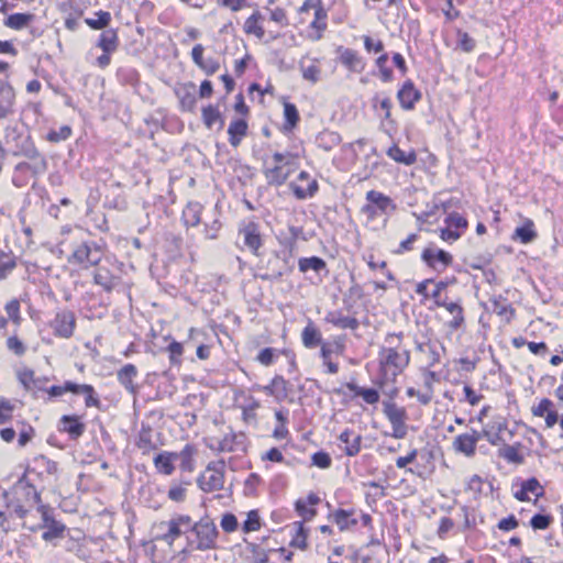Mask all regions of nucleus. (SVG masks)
I'll return each instance as SVG.
<instances>
[{"label":"nucleus","instance_id":"f257e3e1","mask_svg":"<svg viewBox=\"0 0 563 563\" xmlns=\"http://www.w3.org/2000/svg\"><path fill=\"white\" fill-rule=\"evenodd\" d=\"M404 333H388L378 352L379 387L395 383L410 363V351L404 345Z\"/></svg>","mask_w":563,"mask_h":563},{"label":"nucleus","instance_id":"f03ea898","mask_svg":"<svg viewBox=\"0 0 563 563\" xmlns=\"http://www.w3.org/2000/svg\"><path fill=\"white\" fill-rule=\"evenodd\" d=\"M62 235H68V238L60 240L59 245L69 242V245L73 247L71 254L67 258L69 264L88 268L100 263L102 258L100 247L93 241L81 240V231L79 229L71 230L70 228L64 227L62 229Z\"/></svg>","mask_w":563,"mask_h":563},{"label":"nucleus","instance_id":"7ed1b4c3","mask_svg":"<svg viewBox=\"0 0 563 563\" xmlns=\"http://www.w3.org/2000/svg\"><path fill=\"white\" fill-rule=\"evenodd\" d=\"M32 481L24 473L10 492L3 490L2 493L5 506L12 508L13 512L21 519L26 516L30 507L41 500V495Z\"/></svg>","mask_w":563,"mask_h":563},{"label":"nucleus","instance_id":"20e7f679","mask_svg":"<svg viewBox=\"0 0 563 563\" xmlns=\"http://www.w3.org/2000/svg\"><path fill=\"white\" fill-rule=\"evenodd\" d=\"M272 161V166H264L263 175L269 186L279 187L298 168L297 156L290 152H275Z\"/></svg>","mask_w":563,"mask_h":563},{"label":"nucleus","instance_id":"39448f33","mask_svg":"<svg viewBox=\"0 0 563 563\" xmlns=\"http://www.w3.org/2000/svg\"><path fill=\"white\" fill-rule=\"evenodd\" d=\"M4 141L8 145L13 147L12 154L14 156H25L30 159L41 158L43 166L45 167V161L41 157L40 152L35 147L23 128L18 123H10L4 129Z\"/></svg>","mask_w":563,"mask_h":563},{"label":"nucleus","instance_id":"423d86ee","mask_svg":"<svg viewBox=\"0 0 563 563\" xmlns=\"http://www.w3.org/2000/svg\"><path fill=\"white\" fill-rule=\"evenodd\" d=\"M365 200L366 202L362 207L361 212L369 221L380 217H385V221H387L397 209L396 203L389 196L374 189L366 192Z\"/></svg>","mask_w":563,"mask_h":563},{"label":"nucleus","instance_id":"0eeeda50","mask_svg":"<svg viewBox=\"0 0 563 563\" xmlns=\"http://www.w3.org/2000/svg\"><path fill=\"white\" fill-rule=\"evenodd\" d=\"M224 470L225 462L223 460L210 462L205 472L197 478L199 488L206 493L222 489L224 485Z\"/></svg>","mask_w":563,"mask_h":563},{"label":"nucleus","instance_id":"6e6552de","mask_svg":"<svg viewBox=\"0 0 563 563\" xmlns=\"http://www.w3.org/2000/svg\"><path fill=\"white\" fill-rule=\"evenodd\" d=\"M191 531L196 536V549L199 551H208L216 549L218 538V529L214 522L205 517L191 527Z\"/></svg>","mask_w":563,"mask_h":563},{"label":"nucleus","instance_id":"1a4fd4ad","mask_svg":"<svg viewBox=\"0 0 563 563\" xmlns=\"http://www.w3.org/2000/svg\"><path fill=\"white\" fill-rule=\"evenodd\" d=\"M384 415L391 424V437L395 439H404L407 434V411L404 407H399L393 401L384 402Z\"/></svg>","mask_w":563,"mask_h":563},{"label":"nucleus","instance_id":"9d476101","mask_svg":"<svg viewBox=\"0 0 563 563\" xmlns=\"http://www.w3.org/2000/svg\"><path fill=\"white\" fill-rule=\"evenodd\" d=\"M445 228L441 229L440 238L445 242H455L467 228V220L457 212L448 214Z\"/></svg>","mask_w":563,"mask_h":563},{"label":"nucleus","instance_id":"9b49d317","mask_svg":"<svg viewBox=\"0 0 563 563\" xmlns=\"http://www.w3.org/2000/svg\"><path fill=\"white\" fill-rule=\"evenodd\" d=\"M51 327L56 336L69 339L76 329V317L70 310H62L55 314L51 322Z\"/></svg>","mask_w":563,"mask_h":563},{"label":"nucleus","instance_id":"f8f14e48","mask_svg":"<svg viewBox=\"0 0 563 563\" xmlns=\"http://www.w3.org/2000/svg\"><path fill=\"white\" fill-rule=\"evenodd\" d=\"M482 439V433L475 429L471 432L459 434L452 442V449L454 452L465 455L466 457H473L476 454V445Z\"/></svg>","mask_w":563,"mask_h":563},{"label":"nucleus","instance_id":"ddd939ff","mask_svg":"<svg viewBox=\"0 0 563 563\" xmlns=\"http://www.w3.org/2000/svg\"><path fill=\"white\" fill-rule=\"evenodd\" d=\"M209 448L217 452H236L245 450V435L229 432L222 439H212Z\"/></svg>","mask_w":563,"mask_h":563},{"label":"nucleus","instance_id":"4468645a","mask_svg":"<svg viewBox=\"0 0 563 563\" xmlns=\"http://www.w3.org/2000/svg\"><path fill=\"white\" fill-rule=\"evenodd\" d=\"M239 238L243 244L254 254L258 255V251L263 245V238L260 225L253 221L245 223L239 229Z\"/></svg>","mask_w":563,"mask_h":563},{"label":"nucleus","instance_id":"2eb2a0df","mask_svg":"<svg viewBox=\"0 0 563 563\" xmlns=\"http://www.w3.org/2000/svg\"><path fill=\"white\" fill-rule=\"evenodd\" d=\"M291 269L286 256L282 257L278 253H273L267 260L265 272L260 274L263 280H276Z\"/></svg>","mask_w":563,"mask_h":563},{"label":"nucleus","instance_id":"dca6fc26","mask_svg":"<svg viewBox=\"0 0 563 563\" xmlns=\"http://www.w3.org/2000/svg\"><path fill=\"white\" fill-rule=\"evenodd\" d=\"M428 266L437 271H443L453 262L452 255L440 249H424L421 255Z\"/></svg>","mask_w":563,"mask_h":563},{"label":"nucleus","instance_id":"f3484780","mask_svg":"<svg viewBox=\"0 0 563 563\" xmlns=\"http://www.w3.org/2000/svg\"><path fill=\"white\" fill-rule=\"evenodd\" d=\"M438 307L444 308L451 316L452 319L448 321L446 325L451 331L461 329L465 323L464 309L459 301H448L446 299L438 302Z\"/></svg>","mask_w":563,"mask_h":563},{"label":"nucleus","instance_id":"a211bd4d","mask_svg":"<svg viewBox=\"0 0 563 563\" xmlns=\"http://www.w3.org/2000/svg\"><path fill=\"white\" fill-rule=\"evenodd\" d=\"M298 180L299 181H307L308 185L306 187L301 186V185H298L296 183H291L290 184V188L292 189V192L294 195L296 196L297 199H300V200H303V199H307V198H311L313 197L318 189H319V185H318V181L316 179H312L310 177V174L302 170L299 173L298 175Z\"/></svg>","mask_w":563,"mask_h":563},{"label":"nucleus","instance_id":"6ab92c4d","mask_svg":"<svg viewBox=\"0 0 563 563\" xmlns=\"http://www.w3.org/2000/svg\"><path fill=\"white\" fill-rule=\"evenodd\" d=\"M338 52L340 63L350 71L360 74L365 69L366 64L356 51L340 46Z\"/></svg>","mask_w":563,"mask_h":563},{"label":"nucleus","instance_id":"aec40b11","mask_svg":"<svg viewBox=\"0 0 563 563\" xmlns=\"http://www.w3.org/2000/svg\"><path fill=\"white\" fill-rule=\"evenodd\" d=\"M15 92L11 85L0 80V120L14 112Z\"/></svg>","mask_w":563,"mask_h":563},{"label":"nucleus","instance_id":"412c9836","mask_svg":"<svg viewBox=\"0 0 563 563\" xmlns=\"http://www.w3.org/2000/svg\"><path fill=\"white\" fill-rule=\"evenodd\" d=\"M339 441L343 446L341 449L347 456H355L362 448V435L351 429L343 430L339 435Z\"/></svg>","mask_w":563,"mask_h":563},{"label":"nucleus","instance_id":"4be33fe9","mask_svg":"<svg viewBox=\"0 0 563 563\" xmlns=\"http://www.w3.org/2000/svg\"><path fill=\"white\" fill-rule=\"evenodd\" d=\"M421 98V93L415 88L411 80H407L397 92V99L400 107L405 110L415 108L416 102Z\"/></svg>","mask_w":563,"mask_h":563},{"label":"nucleus","instance_id":"5701e85b","mask_svg":"<svg viewBox=\"0 0 563 563\" xmlns=\"http://www.w3.org/2000/svg\"><path fill=\"white\" fill-rule=\"evenodd\" d=\"M324 321L335 328L343 330L349 329L355 331L360 327V322L356 318L344 316L341 310L328 311L324 317Z\"/></svg>","mask_w":563,"mask_h":563},{"label":"nucleus","instance_id":"b1692460","mask_svg":"<svg viewBox=\"0 0 563 563\" xmlns=\"http://www.w3.org/2000/svg\"><path fill=\"white\" fill-rule=\"evenodd\" d=\"M354 515V509L339 508L329 514V519L338 526L340 531H346L355 527L358 522Z\"/></svg>","mask_w":563,"mask_h":563},{"label":"nucleus","instance_id":"393cba45","mask_svg":"<svg viewBox=\"0 0 563 563\" xmlns=\"http://www.w3.org/2000/svg\"><path fill=\"white\" fill-rule=\"evenodd\" d=\"M85 430L86 426L78 416L65 415L59 420V431L66 432L73 440L80 438Z\"/></svg>","mask_w":563,"mask_h":563},{"label":"nucleus","instance_id":"a878e982","mask_svg":"<svg viewBox=\"0 0 563 563\" xmlns=\"http://www.w3.org/2000/svg\"><path fill=\"white\" fill-rule=\"evenodd\" d=\"M320 503V497L314 493H310L307 499H298L295 503V509L297 514L306 521L313 519L317 515V510L313 506Z\"/></svg>","mask_w":563,"mask_h":563},{"label":"nucleus","instance_id":"bb28decb","mask_svg":"<svg viewBox=\"0 0 563 563\" xmlns=\"http://www.w3.org/2000/svg\"><path fill=\"white\" fill-rule=\"evenodd\" d=\"M492 490V484L476 474L471 476L465 483V492L470 493L475 500L479 499L483 495H487Z\"/></svg>","mask_w":563,"mask_h":563},{"label":"nucleus","instance_id":"cd10ccee","mask_svg":"<svg viewBox=\"0 0 563 563\" xmlns=\"http://www.w3.org/2000/svg\"><path fill=\"white\" fill-rule=\"evenodd\" d=\"M136 376L137 368L133 364H125L117 374L119 383L132 395L137 393V386L134 384Z\"/></svg>","mask_w":563,"mask_h":563},{"label":"nucleus","instance_id":"c85d7f7f","mask_svg":"<svg viewBox=\"0 0 563 563\" xmlns=\"http://www.w3.org/2000/svg\"><path fill=\"white\" fill-rule=\"evenodd\" d=\"M249 130L247 122L244 119H234L228 128L229 143L233 147H238L243 137L246 136Z\"/></svg>","mask_w":563,"mask_h":563},{"label":"nucleus","instance_id":"c756f323","mask_svg":"<svg viewBox=\"0 0 563 563\" xmlns=\"http://www.w3.org/2000/svg\"><path fill=\"white\" fill-rule=\"evenodd\" d=\"M41 472H45L48 475L55 474L57 472V463L44 455L34 457L33 466H29L25 474L29 476L33 474L40 475Z\"/></svg>","mask_w":563,"mask_h":563},{"label":"nucleus","instance_id":"7c9ffc66","mask_svg":"<svg viewBox=\"0 0 563 563\" xmlns=\"http://www.w3.org/2000/svg\"><path fill=\"white\" fill-rule=\"evenodd\" d=\"M301 341L307 349H314L322 343V334L311 320L301 331Z\"/></svg>","mask_w":563,"mask_h":563},{"label":"nucleus","instance_id":"2f4dec72","mask_svg":"<svg viewBox=\"0 0 563 563\" xmlns=\"http://www.w3.org/2000/svg\"><path fill=\"white\" fill-rule=\"evenodd\" d=\"M97 46L104 53H114L119 47V36L114 29H106L99 35Z\"/></svg>","mask_w":563,"mask_h":563},{"label":"nucleus","instance_id":"473e14b6","mask_svg":"<svg viewBox=\"0 0 563 563\" xmlns=\"http://www.w3.org/2000/svg\"><path fill=\"white\" fill-rule=\"evenodd\" d=\"M521 448V443L515 444H506L504 443L501 448H499L497 454L500 459H504L508 463L521 465L525 463L523 455L519 452Z\"/></svg>","mask_w":563,"mask_h":563},{"label":"nucleus","instance_id":"72a5a7b5","mask_svg":"<svg viewBox=\"0 0 563 563\" xmlns=\"http://www.w3.org/2000/svg\"><path fill=\"white\" fill-rule=\"evenodd\" d=\"M176 96L178 97L181 108L187 111L194 110L196 106V88L194 84L184 85L176 89Z\"/></svg>","mask_w":563,"mask_h":563},{"label":"nucleus","instance_id":"f704fd0d","mask_svg":"<svg viewBox=\"0 0 563 563\" xmlns=\"http://www.w3.org/2000/svg\"><path fill=\"white\" fill-rule=\"evenodd\" d=\"M264 18L260 11H254L250 15L243 26V30L249 35H254L258 40H262L265 35L264 27L262 25Z\"/></svg>","mask_w":563,"mask_h":563},{"label":"nucleus","instance_id":"c9c22d12","mask_svg":"<svg viewBox=\"0 0 563 563\" xmlns=\"http://www.w3.org/2000/svg\"><path fill=\"white\" fill-rule=\"evenodd\" d=\"M314 142L319 148L330 152L341 143V136L338 132L323 130L316 136Z\"/></svg>","mask_w":563,"mask_h":563},{"label":"nucleus","instance_id":"e433bc0d","mask_svg":"<svg viewBox=\"0 0 563 563\" xmlns=\"http://www.w3.org/2000/svg\"><path fill=\"white\" fill-rule=\"evenodd\" d=\"M18 266V257L12 251L0 249V280L7 279Z\"/></svg>","mask_w":563,"mask_h":563},{"label":"nucleus","instance_id":"4c0bfd02","mask_svg":"<svg viewBox=\"0 0 563 563\" xmlns=\"http://www.w3.org/2000/svg\"><path fill=\"white\" fill-rule=\"evenodd\" d=\"M538 236L534 230V223L531 219H526L523 225L518 227L512 235L514 240H518L523 244L531 243Z\"/></svg>","mask_w":563,"mask_h":563},{"label":"nucleus","instance_id":"58836bf2","mask_svg":"<svg viewBox=\"0 0 563 563\" xmlns=\"http://www.w3.org/2000/svg\"><path fill=\"white\" fill-rule=\"evenodd\" d=\"M345 386L354 396L362 397L368 405H376L379 401V393L375 388H364L353 382L346 383Z\"/></svg>","mask_w":563,"mask_h":563},{"label":"nucleus","instance_id":"ea45409f","mask_svg":"<svg viewBox=\"0 0 563 563\" xmlns=\"http://www.w3.org/2000/svg\"><path fill=\"white\" fill-rule=\"evenodd\" d=\"M202 206L199 202H188L183 210V221L186 227H197L200 223Z\"/></svg>","mask_w":563,"mask_h":563},{"label":"nucleus","instance_id":"a19ab883","mask_svg":"<svg viewBox=\"0 0 563 563\" xmlns=\"http://www.w3.org/2000/svg\"><path fill=\"white\" fill-rule=\"evenodd\" d=\"M387 155L396 163L410 166L416 163L417 154L415 151L405 152L399 146L393 145L388 148Z\"/></svg>","mask_w":563,"mask_h":563},{"label":"nucleus","instance_id":"79ce46f5","mask_svg":"<svg viewBox=\"0 0 563 563\" xmlns=\"http://www.w3.org/2000/svg\"><path fill=\"white\" fill-rule=\"evenodd\" d=\"M174 460H176V453L163 452L154 457V465L159 473L170 475L175 470Z\"/></svg>","mask_w":563,"mask_h":563},{"label":"nucleus","instance_id":"37998d69","mask_svg":"<svg viewBox=\"0 0 563 563\" xmlns=\"http://www.w3.org/2000/svg\"><path fill=\"white\" fill-rule=\"evenodd\" d=\"M34 18L32 13H13L4 20L3 24L9 29L18 31L29 26L34 21Z\"/></svg>","mask_w":563,"mask_h":563},{"label":"nucleus","instance_id":"c03bdc74","mask_svg":"<svg viewBox=\"0 0 563 563\" xmlns=\"http://www.w3.org/2000/svg\"><path fill=\"white\" fill-rule=\"evenodd\" d=\"M196 454V449L191 444H186L184 449L176 453V459L180 460L179 467L184 472H192L195 468L194 455Z\"/></svg>","mask_w":563,"mask_h":563},{"label":"nucleus","instance_id":"a18cd8bd","mask_svg":"<svg viewBox=\"0 0 563 563\" xmlns=\"http://www.w3.org/2000/svg\"><path fill=\"white\" fill-rule=\"evenodd\" d=\"M298 267L301 273H307L308 271L320 273L327 268V263L318 256L301 257L298 261Z\"/></svg>","mask_w":563,"mask_h":563},{"label":"nucleus","instance_id":"49530a36","mask_svg":"<svg viewBox=\"0 0 563 563\" xmlns=\"http://www.w3.org/2000/svg\"><path fill=\"white\" fill-rule=\"evenodd\" d=\"M93 280L97 285L101 286L106 291H111L117 285L115 277H113L111 273L104 267H99L95 272Z\"/></svg>","mask_w":563,"mask_h":563},{"label":"nucleus","instance_id":"de8ad7c7","mask_svg":"<svg viewBox=\"0 0 563 563\" xmlns=\"http://www.w3.org/2000/svg\"><path fill=\"white\" fill-rule=\"evenodd\" d=\"M136 446L143 454H148L156 449V444L152 440V429L142 427L136 440Z\"/></svg>","mask_w":563,"mask_h":563},{"label":"nucleus","instance_id":"09e8293b","mask_svg":"<svg viewBox=\"0 0 563 563\" xmlns=\"http://www.w3.org/2000/svg\"><path fill=\"white\" fill-rule=\"evenodd\" d=\"M284 130L288 132L292 131L297 126L300 119L297 107L294 103H284Z\"/></svg>","mask_w":563,"mask_h":563},{"label":"nucleus","instance_id":"8fccbe9b","mask_svg":"<svg viewBox=\"0 0 563 563\" xmlns=\"http://www.w3.org/2000/svg\"><path fill=\"white\" fill-rule=\"evenodd\" d=\"M202 120L207 128L211 129L213 124L219 122V129L224 125V120L217 107L208 106L202 109Z\"/></svg>","mask_w":563,"mask_h":563},{"label":"nucleus","instance_id":"3c124183","mask_svg":"<svg viewBox=\"0 0 563 563\" xmlns=\"http://www.w3.org/2000/svg\"><path fill=\"white\" fill-rule=\"evenodd\" d=\"M111 21V14L108 11H98L93 18L85 20L86 24L92 30H106Z\"/></svg>","mask_w":563,"mask_h":563},{"label":"nucleus","instance_id":"603ef678","mask_svg":"<svg viewBox=\"0 0 563 563\" xmlns=\"http://www.w3.org/2000/svg\"><path fill=\"white\" fill-rule=\"evenodd\" d=\"M372 107L376 110L378 107L384 112L382 115L383 120L393 122L391 120V108L393 102L391 99L387 96L380 98L379 95H376L372 98Z\"/></svg>","mask_w":563,"mask_h":563},{"label":"nucleus","instance_id":"864d4df0","mask_svg":"<svg viewBox=\"0 0 563 563\" xmlns=\"http://www.w3.org/2000/svg\"><path fill=\"white\" fill-rule=\"evenodd\" d=\"M19 382L26 390L38 387L40 379L35 378L34 371L31 368H21L16 373Z\"/></svg>","mask_w":563,"mask_h":563},{"label":"nucleus","instance_id":"5fc2aeb1","mask_svg":"<svg viewBox=\"0 0 563 563\" xmlns=\"http://www.w3.org/2000/svg\"><path fill=\"white\" fill-rule=\"evenodd\" d=\"M418 351L427 354L428 356V368L433 367L440 363V353L438 346L433 343H418Z\"/></svg>","mask_w":563,"mask_h":563},{"label":"nucleus","instance_id":"6e6d98bb","mask_svg":"<svg viewBox=\"0 0 563 563\" xmlns=\"http://www.w3.org/2000/svg\"><path fill=\"white\" fill-rule=\"evenodd\" d=\"M388 62V54L382 53L375 60V65L379 71V78L384 82H390L394 79V74L390 68L386 66Z\"/></svg>","mask_w":563,"mask_h":563},{"label":"nucleus","instance_id":"4d7b16f0","mask_svg":"<svg viewBox=\"0 0 563 563\" xmlns=\"http://www.w3.org/2000/svg\"><path fill=\"white\" fill-rule=\"evenodd\" d=\"M288 386H289V383L282 375H276L272 379V387L274 388V390L276 393L277 401L280 402L287 398Z\"/></svg>","mask_w":563,"mask_h":563},{"label":"nucleus","instance_id":"13d9d810","mask_svg":"<svg viewBox=\"0 0 563 563\" xmlns=\"http://www.w3.org/2000/svg\"><path fill=\"white\" fill-rule=\"evenodd\" d=\"M66 527L62 522H51L42 534L43 540L51 542L55 539L63 538Z\"/></svg>","mask_w":563,"mask_h":563},{"label":"nucleus","instance_id":"bf43d9fd","mask_svg":"<svg viewBox=\"0 0 563 563\" xmlns=\"http://www.w3.org/2000/svg\"><path fill=\"white\" fill-rule=\"evenodd\" d=\"M294 526L296 528V534L294 536L290 545L303 550L307 548V531L301 521L295 522Z\"/></svg>","mask_w":563,"mask_h":563},{"label":"nucleus","instance_id":"052dcab7","mask_svg":"<svg viewBox=\"0 0 563 563\" xmlns=\"http://www.w3.org/2000/svg\"><path fill=\"white\" fill-rule=\"evenodd\" d=\"M4 310L8 314V318L16 325H20L22 321L21 312H20V301L18 299H11L7 302Z\"/></svg>","mask_w":563,"mask_h":563},{"label":"nucleus","instance_id":"680f3d73","mask_svg":"<svg viewBox=\"0 0 563 563\" xmlns=\"http://www.w3.org/2000/svg\"><path fill=\"white\" fill-rule=\"evenodd\" d=\"M327 18H328V13L324 10V8L319 9L318 11L314 12V19L310 23V27L318 31L319 34H318L317 38H320L322 32H324L327 29Z\"/></svg>","mask_w":563,"mask_h":563},{"label":"nucleus","instance_id":"e2e57ef3","mask_svg":"<svg viewBox=\"0 0 563 563\" xmlns=\"http://www.w3.org/2000/svg\"><path fill=\"white\" fill-rule=\"evenodd\" d=\"M5 346L15 356H23L26 353V345L16 335L9 336Z\"/></svg>","mask_w":563,"mask_h":563},{"label":"nucleus","instance_id":"0e129e2a","mask_svg":"<svg viewBox=\"0 0 563 563\" xmlns=\"http://www.w3.org/2000/svg\"><path fill=\"white\" fill-rule=\"evenodd\" d=\"M13 411L14 405L10 400L0 397V424L10 421L13 417Z\"/></svg>","mask_w":563,"mask_h":563},{"label":"nucleus","instance_id":"69168bd1","mask_svg":"<svg viewBox=\"0 0 563 563\" xmlns=\"http://www.w3.org/2000/svg\"><path fill=\"white\" fill-rule=\"evenodd\" d=\"M71 135V129L69 125H63L58 130H52L48 132L46 139L52 143H58L67 140Z\"/></svg>","mask_w":563,"mask_h":563},{"label":"nucleus","instance_id":"338daca9","mask_svg":"<svg viewBox=\"0 0 563 563\" xmlns=\"http://www.w3.org/2000/svg\"><path fill=\"white\" fill-rule=\"evenodd\" d=\"M242 529L245 533L257 531L261 529L260 516L256 510H251L247 514V518L243 522Z\"/></svg>","mask_w":563,"mask_h":563},{"label":"nucleus","instance_id":"774afa93","mask_svg":"<svg viewBox=\"0 0 563 563\" xmlns=\"http://www.w3.org/2000/svg\"><path fill=\"white\" fill-rule=\"evenodd\" d=\"M457 36V46L466 53L472 52L475 48L476 42L473 37H471L466 32L461 30L456 33Z\"/></svg>","mask_w":563,"mask_h":563}]
</instances>
